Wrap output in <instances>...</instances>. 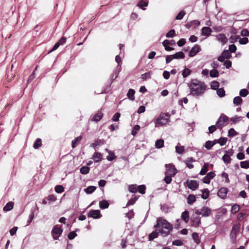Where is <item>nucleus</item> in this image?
I'll return each mask as SVG.
<instances>
[{"mask_svg":"<svg viewBox=\"0 0 249 249\" xmlns=\"http://www.w3.org/2000/svg\"><path fill=\"white\" fill-rule=\"evenodd\" d=\"M154 228L159 231L161 236L166 237L172 231L173 226L166 219L159 217L157 218L156 224L154 225Z\"/></svg>","mask_w":249,"mask_h":249,"instance_id":"obj_1","label":"nucleus"},{"mask_svg":"<svg viewBox=\"0 0 249 249\" xmlns=\"http://www.w3.org/2000/svg\"><path fill=\"white\" fill-rule=\"evenodd\" d=\"M190 94L194 96H201L207 88L206 85L197 79H192L189 85Z\"/></svg>","mask_w":249,"mask_h":249,"instance_id":"obj_2","label":"nucleus"},{"mask_svg":"<svg viewBox=\"0 0 249 249\" xmlns=\"http://www.w3.org/2000/svg\"><path fill=\"white\" fill-rule=\"evenodd\" d=\"M170 114L168 113H161L157 119L156 124L163 125L167 123L170 118Z\"/></svg>","mask_w":249,"mask_h":249,"instance_id":"obj_3","label":"nucleus"},{"mask_svg":"<svg viewBox=\"0 0 249 249\" xmlns=\"http://www.w3.org/2000/svg\"><path fill=\"white\" fill-rule=\"evenodd\" d=\"M165 167L166 170L165 172V175H170L174 177L178 173L177 169L173 164H166Z\"/></svg>","mask_w":249,"mask_h":249,"instance_id":"obj_4","label":"nucleus"},{"mask_svg":"<svg viewBox=\"0 0 249 249\" xmlns=\"http://www.w3.org/2000/svg\"><path fill=\"white\" fill-rule=\"evenodd\" d=\"M228 120V117L225 115L222 114L219 117L216 123V125L218 128L221 129L225 125Z\"/></svg>","mask_w":249,"mask_h":249,"instance_id":"obj_5","label":"nucleus"},{"mask_svg":"<svg viewBox=\"0 0 249 249\" xmlns=\"http://www.w3.org/2000/svg\"><path fill=\"white\" fill-rule=\"evenodd\" d=\"M63 232V230L59 227L57 225H55L53 227L52 231V235L53 238L54 240L58 239L59 237L61 235Z\"/></svg>","mask_w":249,"mask_h":249,"instance_id":"obj_6","label":"nucleus"},{"mask_svg":"<svg viewBox=\"0 0 249 249\" xmlns=\"http://www.w3.org/2000/svg\"><path fill=\"white\" fill-rule=\"evenodd\" d=\"M211 209L207 207H203L200 211L197 210L195 211V213L197 215L202 214L203 216H208L211 214Z\"/></svg>","mask_w":249,"mask_h":249,"instance_id":"obj_7","label":"nucleus"},{"mask_svg":"<svg viewBox=\"0 0 249 249\" xmlns=\"http://www.w3.org/2000/svg\"><path fill=\"white\" fill-rule=\"evenodd\" d=\"M88 217H92L94 219H99L102 217L100 211L98 210H91L87 214Z\"/></svg>","mask_w":249,"mask_h":249,"instance_id":"obj_8","label":"nucleus"},{"mask_svg":"<svg viewBox=\"0 0 249 249\" xmlns=\"http://www.w3.org/2000/svg\"><path fill=\"white\" fill-rule=\"evenodd\" d=\"M240 226L239 224H234L232 228L230 236L231 239H236L237 234L239 232Z\"/></svg>","mask_w":249,"mask_h":249,"instance_id":"obj_9","label":"nucleus"},{"mask_svg":"<svg viewBox=\"0 0 249 249\" xmlns=\"http://www.w3.org/2000/svg\"><path fill=\"white\" fill-rule=\"evenodd\" d=\"M186 183L188 187L192 190H195L198 187V183L196 180H187Z\"/></svg>","mask_w":249,"mask_h":249,"instance_id":"obj_10","label":"nucleus"},{"mask_svg":"<svg viewBox=\"0 0 249 249\" xmlns=\"http://www.w3.org/2000/svg\"><path fill=\"white\" fill-rule=\"evenodd\" d=\"M228 188L226 187H221L217 192V195L222 199H225L227 197L228 193Z\"/></svg>","mask_w":249,"mask_h":249,"instance_id":"obj_11","label":"nucleus"},{"mask_svg":"<svg viewBox=\"0 0 249 249\" xmlns=\"http://www.w3.org/2000/svg\"><path fill=\"white\" fill-rule=\"evenodd\" d=\"M216 38L217 41L220 42L222 45L225 44L228 41V39L226 35L224 34H219L216 36Z\"/></svg>","mask_w":249,"mask_h":249,"instance_id":"obj_12","label":"nucleus"},{"mask_svg":"<svg viewBox=\"0 0 249 249\" xmlns=\"http://www.w3.org/2000/svg\"><path fill=\"white\" fill-rule=\"evenodd\" d=\"M191 221L193 222L192 226L195 227H198L201 224V218L198 216H192Z\"/></svg>","mask_w":249,"mask_h":249,"instance_id":"obj_13","label":"nucleus"},{"mask_svg":"<svg viewBox=\"0 0 249 249\" xmlns=\"http://www.w3.org/2000/svg\"><path fill=\"white\" fill-rule=\"evenodd\" d=\"M200 51V47L198 45H195L189 52V56L191 57L195 56L196 53Z\"/></svg>","mask_w":249,"mask_h":249,"instance_id":"obj_14","label":"nucleus"},{"mask_svg":"<svg viewBox=\"0 0 249 249\" xmlns=\"http://www.w3.org/2000/svg\"><path fill=\"white\" fill-rule=\"evenodd\" d=\"M212 32V30L210 27H204L201 29V35L208 37L210 36Z\"/></svg>","mask_w":249,"mask_h":249,"instance_id":"obj_15","label":"nucleus"},{"mask_svg":"<svg viewBox=\"0 0 249 249\" xmlns=\"http://www.w3.org/2000/svg\"><path fill=\"white\" fill-rule=\"evenodd\" d=\"M103 116V114L101 112V111H98V112L93 116V117L91 119V121L93 122H98L102 119Z\"/></svg>","mask_w":249,"mask_h":249,"instance_id":"obj_16","label":"nucleus"},{"mask_svg":"<svg viewBox=\"0 0 249 249\" xmlns=\"http://www.w3.org/2000/svg\"><path fill=\"white\" fill-rule=\"evenodd\" d=\"M92 159L95 162H99L102 159V155L99 152H95L93 155Z\"/></svg>","mask_w":249,"mask_h":249,"instance_id":"obj_17","label":"nucleus"},{"mask_svg":"<svg viewBox=\"0 0 249 249\" xmlns=\"http://www.w3.org/2000/svg\"><path fill=\"white\" fill-rule=\"evenodd\" d=\"M181 218L186 223L189 220V213L188 211H185L181 213Z\"/></svg>","mask_w":249,"mask_h":249,"instance_id":"obj_18","label":"nucleus"},{"mask_svg":"<svg viewBox=\"0 0 249 249\" xmlns=\"http://www.w3.org/2000/svg\"><path fill=\"white\" fill-rule=\"evenodd\" d=\"M160 234V232H159V231L155 229V231H153L150 234H149L148 236V239L149 241H152L155 238H157L158 237L159 234Z\"/></svg>","mask_w":249,"mask_h":249,"instance_id":"obj_19","label":"nucleus"},{"mask_svg":"<svg viewBox=\"0 0 249 249\" xmlns=\"http://www.w3.org/2000/svg\"><path fill=\"white\" fill-rule=\"evenodd\" d=\"M82 139L81 136H80L76 138L71 142V147L72 148H74L78 144H79Z\"/></svg>","mask_w":249,"mask_h":249,"instance_id":"obj_20","label":"nucleus"},{"mask_svg":"<svg viewBox=\"0 0 249 249\" xmlns=\"http://www.w3.org/2000/svg\"><path fill=\"white\" fill-rule=\"evenodd\" d=\"M99 207L102 209H105L108 208L109 207V203L107 201L103 200L99 202Z\"/></svg>","mask_w":249,"mask_h":249,"instance_id":"obj_21","label":"nucleus"},{"mask_svg":"<svg viewBox=\"0 0 249 249\" xmlns=\"http://www.w3.org/2000/svg\"><path fill=\"white\" fill-rule=\"evenodd\" d=\"M14 207V202L11 201L8 202L3 207V211L5 212L9 211L13 209Z\"/></svg>","mask_w":249,"mask_h":249,"instance_id":"obj_22","label":"nucleus"},{"mask_svg":"<svg viewBox=\"0 0 249 249\" xmlns=\"http://www.w3.org/2000/svg\"><path fill=\"white\" fill-rule=\"evenodd\" d=\"M209 164L208 163H205L203 167L201 169L199 174L201 175H205L207 172L208 171V167H209Z\"/></svg>","mask_w":249,"mask_h":249,"instance_id":"obj_23","label":"nucleus"},{"mask_svg":"<svg viewBox=\"0 0 249 249\" xmlns=\"http://www.w3.org/2000/svg\"><path fill=\"white\" fill-rule=\"evenodd\" d=\"M96 189V187L94 186H88L87 188H85L84 189V191L86 193L88 194H90L94 192Z\"/></svg>","mask_w":249,"mask_h":249,"instance_id":"obj_24","label":"nucleus"},{"mask_svg":"<svg viewBox=\"0 0 249 249\" xmlns=\"http://www.w3.org/2000/svg\"><path fill=\"white\" fill-rule=\"evenodd\" d=\"M135 93V91L134 89H129L127 92V96L128 98L131 100H132V101L134 100H135V97H134Z\"/></svg>","mask_w":249,"mask_h":249,"instance_id":"obj_25","label":"nucleus"},{"mask_svg":"<svg viewBox=\"0 0 249 249\" xmlns=\"http://www.w3.org/2000/svg\"><path fill=\"white\" fill-rule=\"evenodd\" d=\"M138 185L137 184H131L128 186V191L132 193L137 192Z\"/></svg>","mask_w":249,"mask_h":249,"instance_id":"obj_26","label":"nucleus"},{"mask_svg":"<svg viewBox=\"0 0 249 249\" xmlns=\"http://www.w3.org/2000/svg\"><path fill=\"white\" fill-rule=\"evenodd\" d=\"M42 145V141L40 138H37L34 143L33 147L35 149H38Z\"/></svg>","mask_w":249,"mask_h":249,"instance_id":"obj_27","label":"nucleus"},{"mask_svg":"<svg viewBox=\"0 0 249 249\" xmlns=\"http://www.w3.org/2000/svg\"><path fill=\"white\" fill-rule=\"evenodd\" d=\"M196 201V196L194 195H189L187 197V203L192 204Z\"/></svg>","mask_w":249,"mask_h":249,"instance_id":"obj_28","label":"nucleus"},{"mask_svg":"<svg viewBox=\"0 0 249 249\" xmlns=\"http://www.w3.org/2000/svg\"><path fill=\"white\" fill-rule=\"evenodd\" d=\"M174 59H183L184 58V54L182 52L176 53L175 54L172 55Z\"/></svg>","mask_w":249,"mask_h":249,"instance_id":"obj_29","label":"nucleus"},{"mask_svg":"<svg viewBox=\"0 0 249 249\" xmlns=\"http://www.w3.org/2000/svg\"><path fill=\"white\" fill-rule=\"evenodd\" d=\"M240 206L238 204H235L232 206V208L231 209V213L233 214L236 213H238L239 212V211L240 210Z\"/></svg>","mask_w":249,"mask_h":249,"instance_id":"obj_30","label":"nucleus"},{"mask_svg":"<svg viewBox=\"0 0 249 249\" xmlns=\"http://www.w3.org/2000/svg\"><path fill=\"white\" fill-rule=\"evenodd\" d=\"M146 186L145 185H141L138 186L137 192L143 195L145 193Z\"/></svg>","mask_w":249,"mask_h":249,"instance_id":"obj_31","label":"nucleus"},{"mask_svg":"<svg viewBox=\"0 0 249 249\" xmlns=\"http://www.w3.org/2000/svg\"><path fill=\"white\" fill-rule=\"evenodd\" d=\"M203 193L201 197L204 199H207L209 196L210 192L208 189H205L202 191Z\"/></svg>","mask_w":249,"mask_h":249,"instance_id":"obj_32","label":"nucleus"},{"mask_svg":"<svg viewBox=\"0 0 249 249\" xmlns=\"http://www.w3.org/2000/svg\"><path fill=\"white\" fill-rule=\"evenodd\" d=\"M164 141L162 139L158 140L155 143V146L158 148H160L163 146Z\"/></svg>","mask_w":249,"mask_h":249,"instance_id":"obj_33","label":"nucleus"},{"mask_svg":"<svg viewBox=\"0 0 249 249\" xmlns=\"http://www.w3.org/2000/svg\"><path fill=\"white\" fill-rule=\"evenodd\" d=\"M219 86V83L216 81H213L211 83V89L213 90H216L218 89V87Z\"/></svg>","mask_w":249,"mask_h":249,"instance_id":"obj_34","label":"nucleus"},{"mask_svg":"<svg viewBox=\"0 0 249 249\" xmlns=\"http://www.w3.org/2000/svg\"><path fill=\"white\" fill-rule=\"evenodd\" d=\"M222 160H223L224 162L226 164H229V163H231V158L230 157V155H229L227 154H225L222 157Z\"/></svg>","mask_w":249,"mask_h":249,"instance_id":"obj_35","label":"nucleus"},{"mask_svg":"<svg viewBox=\"0 0 249 249\" xmlns=\"http://www.w3.org/2000/svg\"><path fill=\"white\" fill-rule=\"evenodd\" d=\"M217 94L221 98L223 97L225 95V91L223 88H220L217 89Z\"/></svg>","mask_w":249,"mask_h":249,"instance_id":"obj_36","label":"nucleus"},{"mask_svg":"<svg viewBox=\"0 0 249 249\" xmlns=\"http://www.w3.org/2000/svg\"><path fill=\"white\" fill-rule=\"evenodd\" d=\"M80 173L82 174L86 175L89 173V168L88 166H82L80 168Z\"/></svg>","mask_w":249,"mask_h":249,"instance_id":"obj_37","label":"nucleus"},{"mask_svg":"<svg viewBox=\"0 0 249 249\" xmlns=\"http://www.w3.org/2000/svg\"><path fill=\"white\" fill-rule=\"evenodd\" d=\"M138 199V197L135 196L134 197L131 198L127 203L126 207L133 205Z\"/></svg>","mask_w":249,"mask_h":249,"instance_id":"obj_38","label":"nucleus"},{"mask_svg":"<svg viewBox=\"0 0 249 249\" xmlns=\"http://www.w3.org/2000/svg\"><path fill=\"white\" fill-rule=\"evenodd\" d=\"M192 237H193V239L194 240L196 244H198L200 243V240L199 238L198 234L197 233H196V232L193 233Z\"/></svg>","mask_w":249,"mask_h":249,"instance_id":"obj_39","label":"nucleus"},{"mask_svg":"<svg viewBox=\"0 0 249 249\" xmlns=\"http://www.w3.org/2000/svg\"><path fill=\"white\" fill-rule=\"evenodd\" d=\"M242 102V99L240 96H236L233 99V103L236 105H240Z\"/></svg>","mask_w":249,"mask_h":249,"instance_id":"obj_40","label":"nucleus"},{"mask_svg":"<svg viewBox=\"0 0 249 249\" xmlns=\"http://www.w3.org/2000/svg\"><path fill=\"white\" fill-rule=\"evenodd\" d=\"M249 93L248 90L246 89H243L240 90L239 94L241 97H246Z\"/></svg>","mask_w":249,"mask_h":249,"instance_id":"obj_41","label":"nucleus"},{"mask_svg":"<svg viewBox=\"0 0 249 249\" xmlns=\"http://www.w3.org/2000/svg\"><path fill=\"white\" fill-rule=\"evenodd\" d=\"M103 144H104L103 140H101L100 139H97L96 141H95V142L94 143L92 144V146L94 148H95L97 146Z\"/></svg>","mask_w":249,"mask_h":249,"instance_id":"obj_42","label":"nucleus"},{"mask_svg":"<svg viewBox=\"0 0 249 249\" xmlns=\"http://www.w3.org/2000/svg\"><path fill=\"white\" fill-rule=\"evenodd\" d=\"M237 135V132L232 128L229 129L228 136L230 137H234Z\"/></svg>","mask_w":249,"mask_h":249,"instance_id":"obj_43","label":"nucleus"},{"mask_svg":"<svg viewBox=\"0 0 249 249\" xmlns=\"http://www.w3.org/2000/svg\"><path fill=\"white\" fill-rule=\"evenodd\" d=\"M175 44V41L174 40H168L166 39L162 42L163 46H168L169 45H173Z\"/></svg>","mask_w":249,"mask_h":249,"instance_id":"obj_44","label":"nucleus"},{"mask_svg":"<svg viewBox=\"0 0 249 249\" xmlns=\"http://www.w3.org/2000/svg\"><path fill=\"white\" fill-rule=\"evenodd\" d=\"M241 167L242 168L248 169L249 168V161L246 160L241 161L240 162Z\"/></svg>","mask_w":249,"mask_h":249,"instance_id":"obj_45","label":"nucleus"},{"mask_svg":"<svg viewBox=\"0 0 249 249\" xmlns=\"http://www.w3.org/2000/svg\"><path fill=\"white\" fill-rule=\"evenodd\" d=\"M209 74L210 76L212 77H217L219 75V73L218 71L215 69H213L210 71H209Z\"/></svg>","mask_w":249,"mask_h":249,"instance_id":"obj_46","label":"nucleus"},{"mask_svg":"<svg viewBox=\"0 0 249 249\" xmlns=\"http://www.w3.org/2000/svg\"><path fill=\"white\" fill-rule=\"evenodd\" d=\"M213 145L214 143L211 141H207L205 144V147L208 150H210Z\"/></svg>","mask_w":249,"mask_h":249,"instance_id":"obj_47","label":"nucleus"},{"mask_svg":"<svg viewBox=\"0 0 249 249\" xmlns=\"http://www.w3.org/2000/svg\"><path fill=\"white\" fill-rule=\"evenodd\" d=\"M221 55L226 59L229 58L231 57V54L229 50H224Z\"/></svg>","mask_w":249,"mask_h":249,"instance_id":"obj_48","label":"nucleus"},{"mask_svg":"<svg viewBox=\"0 0 249 249\" xmlns=\"http://www.w3.org/2000/svg\"><path fill=\"white\" fill-rule=\"evenodd\" d=\"M176 150L177 153L182 154L184 152V147L183 146H177L176 147Z\"/></svg>","mask_w":249,"mask_h":249,"instance_id":"obj_49","label":"nucleus"},{"mask_svg":"<svg viewBox=\"0 0 249 249\" xmlns=\"http://www.w3.org/2000/svg\"><path fill=\"white\" fill-rule=\"evenodd\" d=\"M55 191L57 193H61L64 191V188L62 185H56L55 187Z\"/></svg>","mask_w":249,"mask_h":249,"instance_id":"obj_50","label":"nucleus"},{"mask_svg":"<svg viewBox=\"0 0 249 249\" xmlns=\"http://www.w3.org/2000/svg\"><path fill=\"white\" fill-rule=\"evenodd\" d=\"M174 177L173 176L170 175H165V178L163 180L165 182L166 184H170L172 180V178Z\"/></svg>","mask_w":249,"mask_h":249,"instance_id":"obj_51","label":"nucleus"},{"mask_svg":"<svg viewBox=\"0 0 249 249\" xmlns=\"http://www.w3.org/2000/svg\"><path fill=\"white\" fill-rule=\"evenodd\" d=\"M115 158H116V157H115L114 153L111 151H110L109 152V155L107 157V159L108 161H112L114 159H115Z\"/></svg>","mask_w":249,"mask_h":249,"instance_id":"obj_52","label":"nucleus"},{"mask_svg":"<svg viewBox=\"0 0 249 249\" xmlns=\"http://www.w3.org/2000/svg\"><path fill=\"white\" fill-rule=\"evenodd\" d=\"M185 15V12L184 11H181L178 13V15L176 16V19L177 20H181L182 19Z\"/></svg>","mask_w":249,"mask_h":249,"instance_id":"obj_53","label":"nucleus"},{"mask_svg":"<svg viewBox=\"0 0 249 249\" xmlns=\"http://www.w3.org/2000/svg\"><path fill=\"white\" fill-rule=\"evenodd\" d=\"M140 129V126L139 125H135L132 129V133H131L132 135L133 136H135L136 135V134L137 133V131L138 130H139Z\"/></svg>","mask_w":249,"mask_h":249,"instance_id":"obj_54","label":"nucleus"},{"mask_svg":"<svg viewBox=\"0 0 249 249\" xmlns=\"http://www.w3.org/2000/svg\"><path fill=\"white\" fill-rule=\"evenodd\" d=\"M147 5H148V2L146 0H142L141 1H140L138 4V6H139L140 7L142 8V7L147 6Z\"/></svg>","mask_w":249,"mask_h":249,"instance_id":"obj_55","label":"nucleus"},{"mask_svg":"<svg viewBox=\"0 0 249 249\" xmlns=\"http://www.w3.org/2000/svg\"><path fill=\"white\" fill-rule=\"evenodd\" d=\"M191 72V70L189 69H185L182 72V76L184 78L187 77Z\"/></svg>","mask_w":249,"mask_h":249,"instance_id":"obj_56","label":"nucleus"},{"mask_svg":"<svg viewBox=\"0 0 249 249\" xmlns=\"http://www.w3.org/2000/svg\"><path fill=\"white\" fill-rule=\"evenodd\" d=\"M175 35V31L174 29L170 30L166 35L167 37H173Z\"/></svg>","mask_w":249,"mask_h":249,"instance_id":"obj_57","label":"nucleus"},{"mask_svg":"<svg viewBox=\"0 0 249 249\" xmlns=\"http://www.w3.org/2000/svg\"><path fill=\"white\" fill-rule=\"evenodd\" d=\"M228 141V139L227 138H220L219 139V143L220 145L223 146L225 145Z\"/></svg>","mask_w":249,"mask_h":249,"instance_id":"obj_58","label":"nucleus"},{"mask_svg":"<svg viewBox=\"0 0 249 249\" xmlns=\"http://www.w3.org/2000/svg\"><path fill=\"white\" fill-rule=\"evenodd\" d=\"M172 244L175 246H181L183 245V242L180 240H175L173 242Z\"/></svg>","mask_w":249,"mask_h":249,"instance_id":"obj_59","label":"nucleus"},{"mask_svg":"<svg viewBox=\"0 0 249 249\" xmlns=\"http://www.w3.org/2000/svg\"><path fill=\"white\" fill-rule=\"evenodd\" d=\"M239 39V36H232L230 38L231 43H234Z\"/></svg>","mask_w":249,"mask_h":249,"instance_id":"obj_60","label":"nucleus"},{"mask_svg":"<svg viewBox=\"0 0 249 249\" xmlns=\"http://www.w3.org/2000/svg\"><path fill=\"white\" fill-rule=\"evenodd\" d=\"M77 236V234L74 231H71L68 234V237L70 240L74 239Z\"/></svg>","mask_w":249,"mask_h":249,"instance_id":"obj_61","label":"nucleus"},{"mask_svg":"<svg viewBox=\"0 0 249 249\" xmlns=\"http://www.w3.org/2000/svg\"><path fill=\"white\" fill-rule=\"evenodd\" d=\"M120 113H119V112H117L113 116V117H112V120L113 121H114V122H117L119 120V118L120 117Z\"/></svg>","mask_w":249,"mask_h":249,"instance_id":"obj_62","label":"nucleus"},{"mask_svg":"<svg viewBox=\"0 0 249 249\" xmlns=\"http://www.w3.org/2000/svg\"><path fill=\"white\" fill-rule=\"evenodd\" d=\"M217 126L216 125H211L209 127V133H213L216 130Z\"/></svg>","mask_w":249,"mask_h":249,"instance_id":"obj_63","label":"nucleus"},{"mask_svg":"<svg viewBox=\"0 0 249 249\" xmlns=\"http://www.w3.org/2000/svg\"><path fill=\"white\" fill-rule=\"evenodd\" d=\"M185 42H186V41L184 38H181L178 41L177 45L179 47H181V46H183L185 44Z\"/></svg>","mask_w":249,"mask_h":249,"instance_id":"obj_64","label":"nucleus"}]
</instances>
